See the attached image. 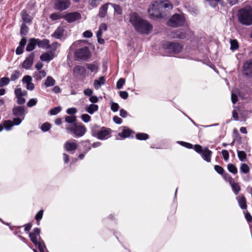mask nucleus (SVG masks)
Returning a JSON list of instances; mask_svg holds the SVG:
<instances>
[{"label":"nucleus","mask_w":252,"mask_h":252,"mask_svg":"<svg viewBox=\"0 0 252 252\" xmlns=\"http://www.w3.org/2000/svg\"><path fill=\"white\" fill-rule=\"evenodd\" d=\"M38 100L36 98L30 99L27 103L28 107H32L35 106L37 103Z\"/></svg>","instance_id":"8fccbe9b"},{"label":"nucleus","mask_w":252,"mask_h":252,"mask_svg":"<svg viewBox=\"0 0 252 252\" xmlns=\"http://www.w3.org/2000/svg\"><path fill=\"white\" fill-rule=\"evenodd\" d=\"M125 83V80L122 78H120L117 83V88L118 89H121L123 88Z\"/></svg>","instance_id":"bf43d9fd"},{"label":"nucleus","mask_w":252,"mask_h":252,"mask_svg":"<svg viewBox=\"0 0 252 252\" xmlns=\"http://www.w3.org/2000/svg\"><path fill=\"white\" fill-rule=\"evenodd\" d=\"M162 48L168 55H173L179 53L183 48L182 44L177 42H167L162 45Z\"/></svg>","instance_id":"39448f33"},{"label":"nucleus","mask_w":252,"mask_h":252,"mask_svg":"<svg viewBox=\"0 0 252 252\" xmlns=\"http://www.w3.org/2000/svg\"><path fill=\"white\" fill-rule=\"evenodd\" d=\"M134 132L130 129L125 128L121 133H119V135L123 138H126L130 136Z\"/></svg>","instance_id":"2f4dec72"},{"label":"nucleus","mask_w":252,"mask_h":252,"mask_svg":"<svg viewBox=\"0 0 252 252\" xmlns=\"http://www.w3.org/2000/svg\"><path fill=\"white\" fill-rule=\"evenodd\" d=\"M50 128H51V125L48 123H45L43 124L41 126V130L44 132L47 131L48 130H49L50 129Z\"/></svg>","instance_id":"13d9d810"},{"label":"nucleus","mask_w":252,"mask_h":252,"mask_svg":"<svg viewBox=\"0 0 252 252\" xmlns=\"http://www.w3.org/2000/svg\"><path fill=\"white\" fill-rule=\"evenodd\" d=\"M23 83L26 84V89L30 91H32L34 89V85L32 83V78L30 75H25L23 78Z\"/></svg>","instance_id":"a211bd4d"},{"label":"nucleus","mask_w":252,"mask_h":252,"mask_svg":"<svg viewBox=\"0 0 252 252\" xmlns=\"http://www.w3.org/2000/svg\"><path fill=\"white\" fill-rule=\"evenodd\" d=\"M65 122L67 123L65 125V129L67 130V126L73 127L74 125L76 124L77 120L75 116H67L64 118Z\"/></svg>","instance_id":"aec40b11"},{"label":"nucleus","mask_w":252,"mask_h":252,"mask_svg":"<svg viewBox=\"0 0 252 252\" xmlns=\"http://www.w3.org/2000/svg\"><path fill=\"white\" fill-rule=\"evenodd\" d=\"M214 169H215V171L218 173L221 174V175L223 174L224 169L221 166H220V165H216L214 166Z\"/></svg>","instance_id":"052dcab7"},{"label":"nucleus","mask_w":252,"mask_h":252,"mask_svg":"<svg viewBox=\"0 0 252 252\" xmlns=\"http://www.w3.org/2000/svg\"><path fill=\"white\" fill-rule=\"evenodd\" d=\"M86 66L92 72H96L97 71L98 67L94 63H87Z\"/></svg>","instance_id":"ea45409f"},{"label":"nucleus","mask_w":252,"mask_h":252,"mask_svg":"<svg viewBox=\"0 0 252 252\" xmlns=\"http://www.w3.org/2000/svg\"><path fill=\"white\" fill-rule=\"evenodd\" d=\"M20 72L19 70H15L11 75L10 80L14 81L19 78Z\"/></svg>","instance_id":"37998d69"},{"label":"nucleus","mask_w":252,"mask_h":252,"mask_svg":"<svg viewBox=\"0 0 252 252\" xmlns=\"http://www.w3.org/2000/svg\"><path fill=\"white\" fill-rule=\"evenodd\" d=\"M83 144V145L85 147L84 149V153L86 154L87 152H88L91 149V147L90 146V144L88 141H84L82 142Z\"/></svg>","instance_id":"5fc2aeb1"},{"label":"nucleus","mask_w":252,"mask_h":252,"mask_svg":"<svg viewBox=\"0 0 252 252\" xmlns=\"http://www.w3.org/2000/svg\"><path fill=\"white\" fill-rule=\"evenodd\" d=\"M61 111L60 107H56L50 110V114L52 115H55L58 114Z\"/></svg>","instance_id":"e2e57ef3"},{"label":"nucleus","mask_w":252,"mask_h":252,"mask_svg":"<svg viewBox=\"0 0 252 252\" xmlns=\"http://www.w3.org/2000/svg\"><path fill=\"white\" fill-rule=\"evenodd\" d=\"M40 252H46V248L44 242L42 240H39L36 245Z\"/></svg>","instance_id":"58836bf2"},{"label":"nucleus","mask_w":252,"mask_h":252,"mask_svg":"<svg viewBox=\"0 0 252 252\" xmlns=\"http://www.w3.org/2000/svg\"><path fill=\"white\" fill-rule=\"evenodd\" d=\"M29 31V28L26 26V24L22 23L21 29L20 33L21 35H26Z\"/></svg>","instance_id":"a19ab883"},{"label":"nucleus","mask_w":252,"mask_h":252,"mask_svg":"<svg viewBox=\"0 0 252 252\" xmlns=\"http://www.w3.org/2000/svg\"><path fill=\"white\" fill-rule=\"evenodd\" d=\"M230 185L231 187L232 191L234 194L235 195L238 194L239 191L241 190V187L239 183L234 181L231 184H230Z\"/></svg>","instance_id":"473e14b6"},{"label":"nucleus","mask_w":252,"mask_h":252,"mask_svg":"<svg viewBox=\"0 0 252 252\" xmlns=\"http://www.w3.org/2000/svg\"><path fill=\"white\" fill-rule=\"evenodd\" d=\"M3 128L4 127L6 130H10L14 126L12 121L10 120H6L3 122V126L1 125Z\"/></svg>","instance_id":"e433bc0d"},{"label":"nucleus","mask_w":252,"mask_h":252,"mask_svg":"<svg viewBox=\"0 0 252 252\" xmlns=\"http://www.w3.org/2000/svg\"><path fill=\"white\" fill-rule=\"evenodd\" d=\"M64 29L63 27H58L52 34V36L56 39H61L63 35Z\"/></svg>","instance_id":"393cba45"},{"label":"nucleus","mask_w":252,"mask_h":252,"mask_svg":"<svg viewBox=\"0 0 252 252\" xmlns=\"http://www.w3.org/2000/svg\"><path fill=\"white\" fill-rule=\"evenodd\" d=\"M194 150L198 153L201 154L203 152L204 149H202V146L199 145H195L194 147Z\"/></svg>","instance_id":"774afa93"},{"label":"nucleus","mask_w":252,"mask_h":252,"mask_svg":"<svg viewBox=\"0 0 252 252\" xmlns=\"http://www.w3.org/2000/svg\"><path fill=\"white\" fill-rule=\"evenodd\" d=\"M73 72L77 74L83 75L86 72V69L83 66L76 65L73 69Z\"/></svg>","instance_id":"72a5a7b5"},{"label":"nucleus","mask_w":252,"mask_h":252,"mask_svg":"<svg viewBox=\"0 0 252 252\" xmlns=\"http://www.w3.org/2000/svg\"><path fill=\"white\" fill-rule=\"evenodd\" d=\"M56 83L55 80L51 76H48L44 83V85L46 87H50L54 86Z\"/></svg>","instance_id":"f704fd0d"},{"label":"nucleus","mask_w":252,"mask_h":252,"mask_svg":"<svg viewBox=\"0 0 252 252\" xmlns=\"http://www.w3.org/2000/svg\"><path fill=\"white\" fill-rule=\"evenodd\" d=\"M43 211L40 210L35 215V219L37 222L39 221L42 219V216H43Z\"/></svg>","instance_id":"338daca9"},{"label":"nucleus","mask_w":252,"mask_h":252,"mask_svg":"<svg viewBox=\"0 0 252 252\" xmlns=\"http://www.w3.org/2000/svg\"><path fill=\"white\" fill-rule=\"evenodd\" d=\"M129 22L135 31L141 34H149L153 26L147 21L141 18L138 13L132 12L129 14Z\"/></svg>","instance_id":"f257e3e1"},{"label":"nucleus","mask_w":252,"mask_h":252,"mask_svg":"<svg viewBox=\"0 0 252 252\" xmlns=\"http://www.w3.org/2000/svg\"><path fill=\"white\" fill-rule=\"evenodd\" d=\"M23 83L26 84V89L30 91H32L34 89V85L32 83V78L30 75H25L23 78Z\"/></svg>","instance_id":"f3484780"},{"label":"nucleus","mask_w":252,"mask_h":252,"mask_svg":"<svg viewBox=\"0 0 252 252\" xmlns=\"http://www.w3.org/2000/svg\"><path fill=\"white\" fill-rule=\"evenodd\" d=\"M238 204L242 209H246L247 207L246 198L243 195L238 196L236 198Z\"/></svg>","instance_id":"b1692460"},{"label":"nucleus","mask_w":252,"mask_h":252,"mask_svg":"<svg viewBox=\"0 0 252 252\" xmlns=\"http://www.w3.org/2000/svg\"><path fill=\"white\" fill-rule=\"evenodd\" d=\"M10 82V79L8 77H2L0 79V87L7 85Z\"/></svg>","instance_id":"a18cd8bd"},{"label":"nucleus","mask_w":252,"mask_h":252,"mask_svg":"<svg viewBox=\"0 0 252 252\" xmlns=\"http://www.w3.org/2000/svg\"><path fill=\"white\" fill-rule=\"evenodd\" d=\"M191 31L189 30L186 31L175 30L173 32L172 37L174 38L184 39L187 37L188 35L191 33Z\"/></svg>","instance_id":"f8f14e48"},{"label":"nucleus","mask_w":252,"mask_h":252,"mask_svg":"<svg viewBox=\"0 0 252 252\" xmlns=\"http://www.w3.org/2000/svg\"><path fill=\"white\" fill-rule=\"evenodd\" d=\"M70 4L69 0H55L54 8L57 10L63 11L67 9Z\"/></svg>","instance_id":"1a4fd4ad"},{"label":"nucleus","mask_w":252,"mask_h":252,"mask_svg":"<svg viewBox=\"0 0 252 252\" xmlns=\"http://www.w3.org/2000/svg\"><path fill=\"white\" fill-rule=\"evenodd\" d=\"M63 18L68 23H71L80 19L81 15L80 13L78 12H73L66 14L63 17Z\"/></svg>","instance_id":"9b49d317"},{"label":"nucleus","mask_w":252,"mask_h":252,"mask_svg":"<svg viewBox=\"0 0 252 252\" xmlns=\"http://www.w3.org/2000/svg\"><path fill=\"white\" fill-rule=\"evenodd\" d=\"M237 154L239 159L241 161H244L246 158V154L243 151H237Z\"/></svg>","instance_id":"09e8293b"},{"label":"nucleus","mask_w":252,"mask_h":252,"mask_svg":"<svg viewBox=\"0 0 252 252\" xmlns=\"http://www.w3.org/2000/svg\"><path fill=\"white\" fill-rule=\"evenodd\" d=\"M109 5H110V3H106L100 7L98 14L100 17L104 18L106 16Z\"/></svg>","instance_id":"7c9ffc66"},{"label":"nucleus","mask_w":252,"mask_h":252,"mask_svg":"<svg viewBox=\"0 0 252 252\" xmlns=\"http://www.w3.org/2000/svg\"><path fill=\"white\" fill-rule=\"evenodd\" d=\"M78 144L76 141L74 139H70L66 141L64 145L63 148L64 150L71 154H73L77 149Z\"/></svg>","instance_id":"9d476101"},{"label":"nucleus","mask_w":252,"mask_h":252,"mask_svg":"<svg viewBox=\"0 0 252 252\" xmlns=\"http://www.w3.org/2000/svg\"><path fill=\"white\" fill-rule=\"evenodd\" d=\"M111 108L113 112H116L119 108V105L118 103L112 102H111Z\"/></svg>","instance_id":"69168bd1"},{"label":"nucleus","mask_w":252,"mask_h":252,"mask_svg":"<svg viewBox=\"0 0 252 252\" xmlns=\"http://www.w3.org/2000/svg\"><path fill=\"white\" fill-rule=\"evenodd\" d=\"M74 56L78 60L86 61L91 57V52L86 46L77 49L74 52Z\"/></svg>","instance_id":"6e6552de"},{"label":"nucleus","mask_w":252,"mask_h":252,"mask_svg":"<svg viewBox=\"0 0 252 252\" xmlns=\"http://www.w3.org/2000/svg\"><path fill=\"white\" fill-rule=\"evenodd\" d=\"M136 137L138 140H145L149 138V135L145 133H138L136 135Z\"/></svg>","instance_id":"c03bdc74"},{"label":"nucleus","mask_w":252,"mask_h":252,"mask_svg":"<svg viewBox=\"0 0 252 252\" xmlns=\"http://www.w3.org/2000/svg\"><path fill=\"white\" fill-rule=\"evenodd\" d=\"M46 75V72L44 70L35 71L33 73V77L37 81H40Z\"/></svg>","instance_id":"bb28decb"},{"label":"nucleus","mask_w":252,"mask_h":252,"mask_svg":"<svg viewBox=\"0 0 252 252\" xmlns=\"http://www.w3.org/2000/svg\"><path fill=\"white\" fill-rule=\"evenodd\" d=\"M81 120L84 123H88L91 120V117H90V116H89L88 114H82L81 116Z\"/></svg>","instance_id":"6e6d98bb"},{"label":"nucleus","mask_w":252,"mask_h":252,"mask_svg":"<svg viewBox=\"0 0 252 252\" xmlns=\"http://www.w3.org/2000/svg\"><path fill=\"white\" fill-rule=\"evenodd\" d=\"M40 230L38 228H35L33 231L29 234V237L31 241L35 245H37L38 243V239H40Z\"/></svg>","instance_id":"2eb2a0df"},{"label":"nucleus","mask_w":252,"mask_h":252,"mask_svg":"<svg viewBox=\"0 0 252 252\" xmlns=\"http://www.w3.org/2000/svg\"><path fill=\"white\" fill-rule=\"evenodd\" d=\"M221 154L224 160L227 161L229 158V155L228 152L226 150H222L221 151Z\"/></svg>","instance_id":"680f3d73"},{"label":"nucleus","mask_w":252,"mask_h":252,"mask_svg":"<svg viewBox=\"0 0 252 252\" xmlns=\"http://www.w3.org/2000/svg\"><path fill=\"white\" fill-rule=\"evenodd\" d=\"M25 118H24L16 117L13 120V121H12L13 124H14V125L18 126V125H20L21 123V122H22V121Z\"/></svg>","instance_id":"4d7b16f0"},{"label":"nucleus","mask_w":252,"mask_h":252,"mask_svg":"<svg viewBox=\"0 0 252 252\" xmlns=\"http://www.w3.org/2000/svg\"><path fill=\"white\" fill-rule=\"evenodd\" d=\"M98 109V106L96 104H91L85 107V111L90 114H93L95 112L97 111Z\"/></svg>","instance_id":"cd10ccee"},{"label":"nucleus","mask_w":252,"mask_h":252,"mask_svg":"<svg viewBox=\"0 0 252 252\" xmlns=\"http://www.w3.org/2000/svg\"><path fill=\"white\" fill-rule=\"evenodd\" d=\"M105 83V79L104 76H101L98 80L94 81V86L96 90H98L101 85H103Z\"/></svg>","instance_id":"c756f323"},{"label":"nucleus","mask_w":252,"mask_h":252,"mask_svg":"<svg viewBox=\"0 0 252 252\" xmlns=\"http://www.w3.org/2000/svg\"><path fill=\"white\" fill-rule=\"evenodd\" d=\"M34 53H31L29 56L25 59L22 64V67L29 69L32 66L34 59Z\"/></svg>","instance_id":"6ab92c4d"},{"label":"nucleus","mask_w":252,"mask_h":252,"mask_svg":"<svg viewBox=\"0 0 252 252\" xmlns=\"http://www.w3.org/2000/svg\"><path fill=\"white\" fill-rule=\"evenodd\" d=\"M87 128L82 124H76L73 127L67 126V132L73 134L74 137H81L86 133Z\"/></svg>","instance_id":"0eeeda50"},{"label":"nucleus","mask_w":252,"mask_h":252,"mask_svg":"<svg viewBox=\"0 0 252 252\" xmlns=\"http://www.w3.org/2000/svg\"><path fill=\"white\" fill-rule=\"evenodd\" d=\"M239 22L242 25H252V7L247 6L240 9L237 13Z\"/></svg>","instance_id":"7ed1b4c3"},{"label":"nucleus","mask_w":252,"mask_h":252,"mask_svg":"<svg viewBox=\"0 0 252 252\" xmlns=\"http://www.w3.org/2000/svg\"><path fill=\"white\" fill-rule=\"evenodd\" d=\"M36 42L37 45L38 46V47L46 49H49V40L47 39H43V40H40L38 38H36Z\"/></svg>","instance_id":"4be33fe9"},{"label":"nucleus","mask_w":252,"mask_h":252,"mask_svg":"<svg viewBox=\"0 0 252 252\" xmlns=\"http://www.w3.org/2000/svg\"><path fill=\"white\" fill-rule=\"evenodd\" d=\"M37 45L36 38H32L29 40V43L26 47V51L30 52L34 49Z\"/></svg>","instance_id":"a878e982"},{"label":"nucleus","mask_w":252,"mask_h":252,"mask_svg":"<svg viewBox=\"0 0 252 252\" xmlns=\"http://www.w3.org/2000/svg\"><path fill=\"white\" fill-rule=\"evenodd\" d=\"M186 18L184 14H175L167 21L168 26L176 28L184 26L186 25Z\"/></svg>","instance_id":"423d86ee"},{"label":"nucleus","mask_w":252,"mask_h":252,"mask_svg":"<svg viewBox=\"0 0 252 252\" xmlns=\"http://www.w3.org/2000/svg\"><path fill=\"white\" fill-rule=\"evenodd\" d=\"M227 169L230 172L234 174H236L238 172L236 167L231 163L227 165Z\"/></svg>","instance_id":"79ce46f5"},{"label":"nucleus","mask_w":252,"mask_h":252,"mask_svg":"<svg viewBox=\"0 0 252 252\" xmlns=\"http://www.w3.org/2000/svg\"><path fill=\"white\" fill-rule=\"evenodd\" d=\"M212 154L211 151L209 150L208 148H205L201 153V156L204 160L209 162L211 161Z\"/></svg>","instance_id":"5701e85b"},{"label":"nucleus","mask_w":252,"mask_h":252,"mask_svg":"<svg viewBox=\"0 0 252 252\" xmlns=\"http://www.w3.org/2000/svg\"><path fill=\"white\" fill-rule=\"evenodd\" d=\"M243 68L244 74L249 77H252V59L245 62Z\"/></svg>","instance_id":"4468645a"},{"label":"nucleus","mask_w":252,"mask_h":252,"mask_svg":"<svg viewBox=\"0 0 252 252\" xmlns=\"http://www.w3.org/2000/svg\"><path fill=\"white\" fill-rule=\"evenodd\" d=\"M23 83L26 84V89L30 91H32L34 89V85L32 83V78L30 75H25L23 78Z\"/></svg>","instance_id":"dca6fc26"},{"label":"nucleus","mask_w":252,"mask_h":252,"mask_svg":"<svg viewBox=\"0 0 252 252\" xmlns=\"http://www.w3.org/2000/svg\"><path fill=\"white\" fill-rule=\"evenodd\" d=\"M110 5L113 7L114 10V13H116L118 15H121L123 13V10L122 7L118 4L114 3H111Z\"/></svg>","instance_id":"4c0bfd02"},{"label":"nucleus","mask_w":252,"mask_h":252,"mask_svg":"<svg viewBox=\"0 0 252 252\" xmlns=\"http://www.w3.org/2000/svg\"><path fill=\"white\" fill-rule=\"evenodd\" d=\"M167 8L169 10L173 9V5L171 2L168 0H157L152 2L148 12L151 18H160L164 16L163 9Z\"/></svg>","instance_id":"f03ea898"},{"label":"nucleus","mask_w":252,"mask_h":252,"mask_svg":"<svg viewBox=\"0 0 252 252\" xmlns=\"http://www.w3.org/2000/svg\"><path fill=\"white\" fill-rule=\"evenodd\" d=\"M60 46V44L57 42H53L51 45L49 44V49L52 52H54Z\"/></svg>","instance_id":"603ef678"},{"label":"nucleus","mask_w":252,"mask_h":252,"mask_svg":"<svg viewBox=\"0 0 252 252\" xmlns=\"http://www.w3.org/2000/svg\"><path fill=\"white\" fill-rule=\"evenodd\" d=\"M102 0H89L88 2L93 7L97 6Z\"/></svg>","instance_id":"0e129e2a"},{"label":"nucleus","mask_w":252,"mask_h":252,"mask_svg":"<svg viewBox=\"0 0 252 252\" xmlns=\"http://www.w3.org/2000/svg\"><path fill=\"white\" fill-rule=\"evenodd\" d=\"M62 18V16H61V13L59 12L53 13L50 16V18L53 21L57 20L60 19Z\"/></svg>","instance_id":"de8ad7c7"},{"label":"nucleus","mask_w":252,"mask_h":252,"mask_svg":"<svg viewBox=\"0 0 252 252\" xmlns=\"http://www.w3.org/2000/svg\"><path fill=\"white\" fill-rule=\"evenodd\" d=\"M240 171L245 174L248 173L250 171V168L247 164L242 163L240 166Z\"/></svg>","instance_id":"49530a36"},{"label":"nucleus","mask_w":252,"mask_h":252,"mask_svg":"<svg viewBox=\"0 0 252 252\" xmlns=\"http://www.w3.org/2000/svg\"><path fill=\"white\" fill-rule=\"evenodd\" d=\"M53 56H51L50 54L48 53H45L42 54L40 57V60L43 62H49L51 61L53 59Z\"/></svg>","instance_id":"c9c22d12"},{"label":"nucleus","mask_w":252,"mask_h":252,"mask_svg":"<svg viewBox=\"0 0 252 252\" xmlns=\"http://www.w3.org/2000/svg\"><path fill=\"white\" fill-rule=\"evenodd\" d=\"M98 128L97 125H94L92 128V134L93 136L96 137L99 140H105L110 136L111 129L109 128L102 127L100 130H97Z\"/></svg>","instance_id":"20e7f679"},{"label":"nucleus","mask_w":252,"mask_h":252,"mask_svg":"<svg viewBox=\"0 0 252 252\" xmlns=\"http://www.w3.org/2000/svg\"><path fill=\"white\" fill-rule=\"evenodd\" d=\"M223 177L226 182H228L229 183V184L234 181L232 177L228 173L223 174Z\"/></svg>","instance_id":"864d4df0"},{"label":"nucleus","mask_w":252,"mask_h":252,"mask_svg":"<svg viewBox=\"0 0 252 252\" xmlns=\"http://www.w3.org/2000/svg\"><path fill=\"white\" fill-rule=\"evenodd\" d=\"M14 93L17 98V103L19 105L24 104L26 102V99L21 95V88L17 86L14 91Z\"/></svg>","instance_id":"412c9836"},{"label":"nucleus","mask_w":252,"mask_h":252,"mask_svg":"<svg viewBox=\"0 0 252 252\" xmlns=\"http://www.w3.org/2000/svg\"><path fill=\"white\" fill-rule=\"evenodd\" d=\"M26 113L25 108L21 106H15L12 109L13 115L16 117L25 118Z\"/></svg>","instance_id":"ddd939ff"},{"label":"nucleus","mask_w":252,"mask_h":252,"mask_svg":"<svg viewBox=\"0 0 252 252\" xmlns=\"http://www.w3.org/2000/svg\"><path fill=\"white\" fill-rule=\"evenodd\" d=\"M21 16L22 17V19L23 20V23H31L32 22V18L28 14L26 11L25 10H23L21 12Z\"/></svg>","instance_id":"c85d7f7f"},{"label":"nucleus","mask_w":252,"mask_h":252,"mask_svg":"<svg viewBox=\"0 0 252 252\" xmlns=\"http://www.w3.org/2000/svg\"><path fill=\"white\" fill-rule=\"evenodd\" d=\"M238 43L235 39L230 40V49L235 50L238 48Z\"/></svg>","instance_id":"3c124183"}]
</instances>
